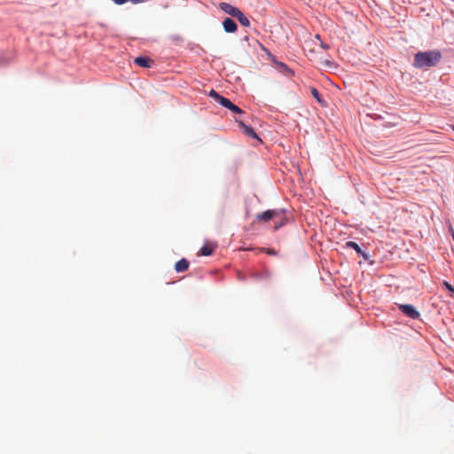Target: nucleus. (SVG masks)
Returning a JSON list of instances; mask_svg holds the SVG:
<instances>
[{"label":"nucleus","mask_w":454,"mask_h":454,"mask_svg":"<svg viewBox=\"0 0 454 454\" xmlns=\"http://www.w3.org/2000/svg\"><path fill=\"white\" fill-rule=\"evenodd\" d=\"M442 54L439 51H419L414 56V67L418 68H429L436 66Z\"/></svg>","instance_id":"obj_1"},{"label":"nucleus","mask_w":454,"mask_h":454,"mask_svg":"<svg viewBox=\"0 0 454 454\" xmlns=\"http://www.w3.org/2000/svg\"><path fill=\"white\" fill-rule=\"evenodd\" d=\"M399 309L407 317L412 319H418L420 316L419 312L410 304H399Z\"/></svg>","instance_id":"obj_2"},{"label":"nucleus","mask_w":454,"mask_h":454,"mask_svg":"<svg viewBox=\"0 0 454 454\" xmlns=\"http://www.w3.org/2000/svg\"><path fill=\"white\" fill-rule=\"evenodd\" d=\"M219 8L223 12H224L225 13H227V14L231 15V17H234V18L237 16V14L240 11L237 7H234L231 4H230L228 3H225V2L220 3L219 4Z\"/></svg>","instance_id":"obj_3"},{"label":"nucleus","mask_w":454,"mask_h":454,"mask_svg":"<svg viewBox=\"0 0 454 454\" xmlns=\"http://www.w3.org/2000/svg\"><path fill=\"white\" fill-rule=\"evenodd\" d=\"M222 106H224L225 108L229 109L230 111H231L234 114H244V111L241 108H239L238 106L234 105L230 99L226 98H224V100H223Z\"/></svg>","instance_id":"obj_4"},{"label":"nucleus","mask_w":454,"mask_h":454,"mask_svg":"<svg viewBox=\"0 0 454 454\" xmlns=\"http://www.w3.org/2000/svg\"><path fill=\"white\" fill-rule=\"evenodd\" d=\"M277 215H279V213L276 210H267L263 213L258 214L256 218L264 222H268L270 219L275 218Z\"/></svg>","instance_id":"obj_5"},{"label":"nucleus","mask_w":454,"mask_h":454,"mask_svg":"<svg viewBox=\"0 0 454 454\" xmlns=\"http://www.w3.org/2000/svg\"><path fill=\"white\" fill-rule=\"evenodd\" d=\"M223 27L225 32H227V33H234L237 30L236 23L234 22V20H232L230 18H226L223 21Z\"/></svg>","instance_id":"obj_6"},{"label":"nucleus","mask_w":454,"mask_h":454,"mask_svg":"<svg viewBox=\"0 0 454 454\" xmlns=\"http://www.w3.org/2000/svg\"><path fill=\"white\" fill-rule=\"evenodd\" d=\"M346 247H349V248H353L356 250V252L361 255L364 259L367 260L368 259V256L367 254L361 249V247L358 246L357 243H356L355 241H348L346 243Z\"/></svg>","instance_id":"obj_7"},{"label":"nucleus","mask_w":454,"mask_h":454,"mask_svg":"<svg viewBox=\"0 0 454 454\" xmlns=\"http://www.w3.org/2000/svg\"><path fill=\"white\" fill-rule=\"evenodd\" d=\"M188 268H189V262L184 258L179 260L175 264V270L177 272H184V271L187 270Z\"/></svg>","instance_id":"obj_8"},{"label":"nucleus","mask_w":454,"mask_h":454,"mask_svg":"<svg viewBox=\"0 0 454 454\" xmlns=\"http://www.w3.org/2000/svg\"><path fill=\"white\" fill-rule=\"evenodd\" d=\"M239 126L243 129V132L247 136L259 139V137H257V135L253 128L245 125L242 121H239Z\"/></svg>","instance_id":"obj_9"},{"label":"nucleus","mask_w":454,"mask_h":454,"mask_svg":"<svg viewBox=\"0 0 454 454\" xmlns=\"http://www.w3.org/2000/svg\"><path fill=\"white\" fill-rule=\"evenodd\" d=\"M134 62L142 67H149L151 59L145 57H137L135 59Z\"/></svg>","instance_id":"obj_10"},{"label":"nucleus","mask_w":454,"mask_h":454,"mask_svg":"<svg viewBox=\"0 0 454 454\" xmlns=\"http://www.w3.org/2000/svg\"><path fill=\"white\" fill-rule=\"evenodd\" d=\"M235 18L239 21V23L242 26H244V27H249L250 26L249 20L242 13L241 11L239 12V13L237 14V16Z\"/></svg>","instance_id":"obj_11"},{"label":"nucleus","mask_w":454,"mask_h":454,"mask_svg":"<svg viewBox=\"0 0 454 454\" xmlns=\"http://www.w3.org/2000/svg\"><path fill=\"white\" fill-rule=\"evenodd\" d=\"M208 96L213 98L220 105H222L223 100H224V98H225L224 97H223L219 93H217L215 90H211L208 93Z\"/></svg>","instance_id":"obj_12"},{"label":"nucleus","mask_w":454,"mask_h":454,"mask_svg":"<svg viewBox=\"0 0 454 454\" xmlns=\"http://www.w3.org/2000/svg\"><path fill=\"white\" fill-rule=\"evenodd\" d=\"M208 96L213 98L220 105H222L223 100H224V98H225L224 97H223L219 93H217L215 90H211L208 93Z\"/></svg>","instance_id":"obj_13"},{"label":"nucleus","mask_w":454,"mask_h":454,"mask_svg":"<svg viewBox=\"0 0 454 454\" xmlns=\"http://www.w3.org/2000/svg\"><path fill=\"white\" fill-rule=\"evenodd\" d=\"M213 252V248L209 246H203L201 248H200V254L201 255H204V256H207V255H210Z\"/></svg>","instance_id":"obj_14"},{"label":"nucleus","mask_w":454,"mask_h":454,"mask_svg":"<svg viewBox=\"0 0 454 454\" xmlns=\"http://www.w3.org/2000/svg\"><path fill=\"white\" fill-rule=\"evenodd\" d=\"M442 286L450 292L451 297H454V286H452L450 283L446 281L442 283Z\"/></svg>","instance_id":"obj_15"},{"label":"nucleus","mask_w":454,"mask_h":454,"mask_svg":"<svg viewBox=\"0 0 454 454\" xmlns=\"http://www.w3.org/2000/svg\"><path fill=\"white\" fill-rule=\"evenodd\" d=\"M311 94L313 95V97L318 101L320 102L321 99H320V94L318 92V90L315 88H312L311 89Z\"/></svg>","instance_id":"obj_16"},{"label":"nucleus","mask_w":454,"mask_h":454,"mask_svg":"<svg viewBox=\"0 0 454 454\" xmlns=\"http://www.w3.org/2000/svg\"><path fill=\"white\" fill-rule=\"evenodd\" d=\"M280 66L286 71L287 74H290V75H293L294 74V72L289 69L286 65L281 63Z\"/></svg>","instance_id":"obj_17"},{"label":"nucleus","mask_w":454,"mask_h":454,"mask_svg":"<svg viewBox=\"0 0 454 454\" xmlns=\"http://www.w3.org/2000/svg\"><path fill=\"white\" fill-rule=\"evenodd\" d=\"M267 253L270 254H275V252L273 250H270V249H269L267 251Z\"/></svg>","instance_id":"obj_18"},{"label":"nucleus","mask_w":454,"mask_h":454,"mask_svg":"<svg viewBox=\"0 0 454 454\" xmlns=\"http://www.w3.org/2000/svg\"><path fill=\"white\" fill-rule=\"evenodd\" d=\"M279 226H281V224H279V225H276V226H275V230H278V229L279 228Z\"/></svg>","instance_id":"obj_19"},{"label":"nucleus","mask_w":454,"mask_h":454,"mask_svg":"<svg viewBox=\"0 0 454 454\" xmlns=\"http://www.w3.org/2000/svg\"><path fill=\"white\" fill-rule=\"evenodd\" d=\"M322 47H323V48H325V49H326V48H328V46H327V45H325V44H322Z\"/></svg>","instance_id":"obj_20"},{"label":"nucleus","mask_w":454,"mask_h":454,"mask_svg":"<svg viewBox=\"0 0 454 454\" xmlns=\"http://www.w3.org/2000/svg\"><path fill=\"white\" fill-rule=\"evenodd\" d=\"M453 239H454V233H452Z\"/></svg>","instance_id":"obj_21"}]
</instances>
